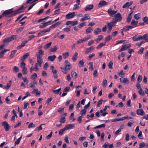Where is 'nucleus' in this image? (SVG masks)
Wrapping results in <instances>:
<instances>
[{
	"instance_id": "nucleus-1",
	"label": "nucleus",
	"mask_w": 148,
	"mask_h": 148,
	"mask_svg": "<svg viewBox=\"0 0 148 148\" xmlns=\"http://www.w3.org/2000/svg\"><path fill=\"white\" fill-rule=\"evenodd\" d=\"M14 11H12V9H11L5 11L2 14V16H4L6 17L13 16L15 15H14Z\"/></svg>"
},
{
	"instance_id": "nucleus-2",
	"label": "nucleus",
	"mask_w": 148,
	"mask_h": 148,
	"mask_svg": "<svg viewBox=\"0 0 148 148\" xmlns=\"http://www.w3.org/2000/svg\"><path fill=\"white\" fill-rule=\"evenodd\" d=\"M114 17L115 18L114 19V21H113L114 23H116L117 22H120L122 21V17L121 14L119 13L116 14Z\"/></svg>"
},
{
	"instance_id": "nucleus-3",
	"label": "nucleus",
	"mask_w": 148,
	"mask_h": 148,
	"mask_svg": "<svg viewBox=\"0 0 148 148\" xmlns=\"http://www.w3.org/2000/svg\"><path fill=\"white\" fill-rule=\"evenodd\" d=\"M16 35H13L10 37L6 38L3 40V42L6 44L7 43L10 42L14 39H15L16 38Z\"/></svg>"
},
{
	"instance_id": "nucleus-4",
	"label": "nucleus",
	"mask_w": 148,
	"mask_h": 148,
	"mask_svg": "<svg viewBox=\"0 0 148 148\" xmlns=\"http://www.w3.org/2000/svg\"><path fill=\"white\" fill-rule=\"evenodd\" d=\"M2 125L4 126L6 131H8L10 128V127L9 126L8 123L6 121L3 122L2 123Z\"/></svg>"
},
{
	"instance_id": "nucleus-5",
	"label": "nucleus",
	"mask_w": 148,
	"mask_h": 148,
	"mask_svg": "<svg viewBox=\"0 0 148 148\" xmlns=\"http://www.w3.org/2000/svg\"><path fill=\"white\" fill-rule=\"evenodd\" d=\"M51 21H48L46 22L43 23H41L39 25V27L40 29H43L45 28L47 26L49 25H50L49 23H50Z\"/></svg>"
},
{
	"instance_id": "nucleus-6",
	"label": "nucleus",
	"mask_w": 148,
	"mask_h": 148,
	"mask_svg": "<svg viewBox=\"0 0 148 148\" xmlns=\"http://www.w3.org/2000/svg\"><path fill=\"white\" fill-rule=\"evenodd\" d=\"M75 13L73 12H69L66 16V18L70 19L73 18L75 16Z\"/></svg>"
},
{
	"instance_id": "nucleus-7",
	"label": "nucleus",
	"mask_w": 148,
	"mask_h": 148,
	"mask_svg": "<svg viewBox=\"0 0 148 148\" xmlns=\"http://www.w3.org/2000/svg\"><path fill=\"white\" fill-rule=\"evenodd\" d=\"M25 8H24V7L23 6H21L20 8H19L17 10L14 11V15H16L17 14L23 12L24 11L25 9Z\"/></svg>"
},
{
	"instance_id": "nucleus-8",
	"label": "nucleus",
	"mask_w": 148,
	"mask_h": 148,
	"mask_svg": "<svg viewBox=\"0 0 148 148\" xmlns=\"http://www.w3.org/2000/svg\"><path fill=\"white\" fill-rule=\"evenodd\" d=\"M78 23V21H67L66 24V25H68L70 24H71L72 26H75L77 25Z\"/></svg>"
},
{
	"instance_id": "nucleus-9",
	"label": "nucleus",
	"mask_w": 148,
	"mask_h": 148,
	"mask_svg": "<svg viewBox=\"0 0 148 148\" xmlns=\"http://www.w3.org/2000/svg\"><path fill=\"white\" fill-rule=\"evenodd\" d=\"M65 67L64 68L68 70H70L72 68L71 66L70 62L67 60L65 61Z\"/></svg>"
},
{
	"instance_id": "nucleus-10",
	"label": "nucleus",
	"mask_w": 148,
	"mask_h": 148,
	"mask_svg": "<svg viewBox=\"0 0 148 148\" xmlns=\"http://www.w3.org/2000/svg\"><path fill=\"white\" fill-rule=\"evenodd\" d=\"M108 3L104 0L101 1L98 4V7L99 8L107 5Z\"/></svg>"
},
{
	"instance_id": "nucleus-11",
	"label": "nucleus",
	"mask_w": 148,
	"mask_h": 148,
	"mask_svg": "<svg viewBox=\"0 0 148 148\" xmlns=\"http://www.w3.org/2000/svg\"><path fill=\"white\" fill-rule=\"evenodd\" d=\"M133 41H137L142 39V36L138 35H136L133 37L132 38Z\"/></svg>"
},
{
	"instance_id": "nucleus-12",
	"label": "nucleus",
	"mask_w": 148,
	"mask_h": 148,
	"mask_svg": "<svg viewBox=\"0 0 148 148\" xmlns=\"http://www.w3.org/2000/svg\"><path fill=\"white\" fill-rule=\"evenodd\" d=\"M44 54V51L42 49H40L39 50L38 52L36 53V57L42 58Z\"/></svg>"
},
{
	"instance_id": "nucleus-13",
	"label": "nucleus",
	"mask_w": 148,
	"mask_h": 148,
	"mask_svg": "<svg viewBox=\"0 0 148 148\" xmlns=\"http://www.w3.org/2000/svg\"><path fill=\"white\" fill-rule=\"evenodd\" d=\"M75 125L74 124H68L65 126L66 130H68L70 129H73L75 128Z\"/></svg>"
},
{
	"instance_id": "nucleus-14",
	"label": "nucleus",
	"mask_w": 148,
	"mask_h": 148,
	"mask_svg": "<svg viewBox=\"0 0 148 148\" xmlns=\"http://www.w3.org/2000/svg\"><path fill=\"white\" fill-rule=\"evenodd\" d=\"M116 23L113 21H112L110 23H107V27L108 29H112V27L115 25L114 24Z\"/></svg>"
},
{
	"instance_id": "nucleus-15",
	"label": "nucleus",
	"mask_w": 148,
	"mask_h": 148,
	"mask_svg": "<svg viewBox=\"0 0 148 148\" xmlns=\"http://www.w3.org/2000/svg\"><path fill=\"white\" fill-rule=\"evenodd\" d=\"M43 59L42 58L37 57V62L38 63L40 67L42 66V65L43 63Z\"/></svg>"
},
{
	"instance_id": "nucleus-16",
	"label": "nucleus",
	"mask_w": 148,
	"mask_h": 148,
	"mask_svg": "<svg viewBox=\"0 0 148 148\" xmlns=\"http://www.w3.org/2000/svg\"><path fill=\"white\" fill-rule=\"evenodd\" d=\"M133 3L132 1H131L130 2H127L123 6L122 8H128L130 5H131Z\"/></svg>"
},
{
	"instance_id": "nucleus-17",
	"label": "nucleus",
	"mask_w": 148,
	"mask_h": 148,
	"mask_svg": "<svg viewBox=\"0 0 148 148\" xmlns=\"http://www.w3.org/2000/svg\"><path fill=\"white\" fill-rule=\"evenodd\" d=\"M136 113L137 114L143 116L145 114V113L142 109H138L136 111Z\"/></svg>"
},
{
	"instance_id": "nucleus-18",
	"label": "nucleus",
	"mask_w": 148,
	"mask_h": 148,
	"mask_svg": "<svg viewBox=\"0 0 148 148\" xmlns=\"http://www.w3.org/2000/svg\"><path fill=\"white\" fill-rule=\"evenodd\" d=\"M108 12L110 15L111 16L116 14L117 13V11L112 10L110 8L108 9Z\"/></svg>"
},
{
	"instance_id": "nucleus-19",
	"label": "nucleus",
	"mask_w": 148,
	"mask_h": 148,
	"mask_svg": "<svg viewBox=\"0 0 148 148\" xmlns=\"http://www.w3.org/2000/svg\"><path fill=\"white\" fill-rule=\"evenodd\" d=\"M94 49V47H93L91 46L89 48H86L84 52L85 54H87Z\"/></svg>"
},
{
	"instance_id": "nucleus-20",
	"label": "nucleus",
	"mask_w": 148,
	"mask_h": 148,
	"mask_svg": "<svg viewBox=\"0 0 148 148\" xmlns=\"http://www.w3.org/2000/svg\"><path fill=\"white\" fill-rule=\"evenodd\" d=\"M90 18V16L88 14H86L84 15V17L81 18L80 20L81 21H83Z\"/></svg>"
},
{
	"instance_id": "nucleus-21",
	"label": "nucleus",
	"mask_w": 148,
	"mask_h": 148,
	"mask_svg": "<svg viewBox=\"0 0 148 148\" xmlns=\"http://www.w3.org/2000/svg\"><path fill=\"white\" fill-rule=\"evenodd\" d=\"M120 82L122 83L126 84L128 83L129 81L128 79L125 78H121L120 79Z\"/></svg>"
},
{
	"instance_id": "nucleus-22",
	"label": "nucleus",
	"mask_w": 148,
	"mask_h": 148,
	"mask_svg": "<svg viewBox=\"0 0 148 148\" xmlns=\"http://www.w3.org/2000/svg\"><path fill=\"white\" fill-rule=\"evenodd\" d=\"M61 23H62V22H60V21L58 22L57 23L52 25L50 27V28L51 29H52L54 28H55L56 27H57V26H58V25L61 24Z\"/></svg>"
},
{
	"instance_id": "nucleus-23",
	"label": "nucleus",
	"mask_w": 148,
	"mask_h": 148,
	"mask_svg": "<svg viewBox=\"0 0 148 148\" xmlns=\"http://www.w3.org/2000/svg\"><path fill=\"white\" fill-rule=\"evenodd\" d=\"M10 49H5L0 52V59L2 58L4 56V53L7 51H9Z\"/></svg>"
},
{
	"instance_id": "nucleus-24",
	"label": "nucleus",
	"mask_w": 148,
	"mask_h": 148,
	"mask_svg": "<svg viewBox=\"0 0 148 148\" xmlns=\"http://www.w3.org/2000/svg\"><path fill=\"white\" fill-rule=\"evenodd\" d=\"M129 48L128 45L125 44L122 47L121 49L119 51V52H121L123 51H124Z\"/></svg>"
},
{
	"instance_id": "nucleus-25",
	"label": "nucleus",
	"mask_w": 148,
	"mask_h": 148,
	"mask_svg": "<svg viewBox=\"0 0 148 148\" xmlns=\"http://www.w3.org/2000/svg\"><path fill=\"white\" fill-rule=\"evenodd\" d=\"M78 53L77 52H75L73 56L72 60L73 61H76L78 58Z\"/></svg>"
},
{
	"instance_id": "nucleus-26",
	"label": "nucleus",
	"mask_w": 148,
	"mask_h": 148,
	"mask_svg": "<svg viewBox=\"0 0 148 148\" xmlns=\"http://www.w3.org/2000/svg\"><path fill=\"white\" fill-rule=\"evenodd\" d=\"M94 6L93 5H90L86 6L85 8L86 11H88L91 10L93 8Z\"/></svg>"
},
{
	"instance_id": "nucleus-27",
	"label": "nucleus",
	"mask_w": 148,
	"mask_h": 148,
	"mask_svg": "<svg viewBox=\"0 0 148 148\" xmlns=\"http://www.w3.org/2000/svg\"><path fill=\"white\" fill-rule=\"evenodd\" d=\"M101 32V29L99 27L96 28L94 31V33L95 35H97Z\"/></svg>"
},
{
	"instance_id": "nucleus-28",
	"label": "nucleus",
	"mask_w": 148,
	"mask_h": 148,
	"mask_svg": "<svg viewBox=\"0 0 148 148\" xmlns=\"http://www.w3.org/2000/svg\"><path fill=\"white\" fill-rule=\"evenodd\" d=\"M56 56L55 55L50 56L48 58V60L51 62L53 61L56 59Z\"/></svg>"
},
{
	"instance_id": "nucleus-29",
	"label": "nucleus",
	"mask_w": 148,
	"mask_h": 148,
	"mask_svg": "<svg viewBox=\"0 0 148 148\" xmlns=\"http://www.w3.org/2000/svg\"><path fill=\"white\" fill-rule=\"evenodd\" d=\"M43 125H45V124H42L39 127L36 128L34 130V131L36 132H38L39 131L41 130L42 129V126Z\"/></svg>"
},
{
	"instance_id": "nucleus-30",
	"label": "nucleus",
	"mask_w": 148,
	"mask_h": 148,
	"mask_svg": "<svg viewBox=\"0 0 148 148\" xmlns=\"http://www.w3.org/2000/svg\"><path fill=\"white\" fill-rule=\"evenodd\" d=\"M29 55L30 54L29 52L26 53L24 54L23 57L21 58V60L23 61H24L29 56Z\"/></svg>"
},
{
	"instance_id": "nucleus-31",
	"label": "nucleus",
	"mask_w": 148,
	"mask_h": 148,
	"mask_svg": "<svg viewBox=\"0 0 148 148\" xmlns=\"http://www.w3.org/2000/svg\"><path fill=\"white\" fill-rule=\"evenodd\" d=\"M71 76L74 79H76L77 78V75L76 73L74 71L71 72Z\"/></svg>"
},
{
	"instance_id": "nucleus-32",
	"label": "nucleus",
	"mask_w": 148,
	"mask_h": 148,
	"mask_svg": "<svg viewBox=\"0 0 148 148\" xmlns=\"http://www.w3.org/2000/svg\"><path fill=\"white\" fill-rule=\"evenodd\" d=\"M132 12H131L128 14L127 18V21L128 23H129L130 22L132 18Z\"/></svg>"
},
{
	"instance_id": "nucleus-33",
	"label": "nucleus",
	"mask_w": 148,
	"mask_h": 148,
	"mask_svg": "<svg viewBox=\"0 0 148 148\" xmlns=\"http://www.w3.org/2000/svg\"><path fill=\"white\" fill-rule=\"evenodd\" d=\"M93 31V29L91 27H88L86 30V32L87 34L92 33Z\"/></svg>"
},
{
	"instance_id": "nucleus-34",
	"label": "nucleus",
	"mask_w": 148,
	"mask_h": 148,
	"mask_svg": "<svg viewBox=\"0 0 148 148\" xmlns=\"http://www.w3.org/2000/svg\"><path fill=\"white\" fill-rule=\"evenodd\" d=\"M106 44V42H101L98 46L96 47V48L97 49H99L101 48L103 46L105 45Z\"/></svg>"
},
{
	"instance_id": "nucleus-35",
	"label": "nucleus",
	"mask_w": 148,
	"mask_h": 148,
	"mask_svg": "<svg viewBox=\"0 0 148 148\" xmlns=\"http://www.w3.org/2000/svg\"><path fill=\"white\" fill-rule=\"evenodd\" d=\"M9 83H8L7 85H5L4 86V87L6 89H8L11 86L12 84V81L11 80H10L9 81Z\"/></svg>"
},
{
	"instance_id": "nucleus-36",
	"label": "nucleus",
	"mask_w": 148,
	"mask_h": 148,
	"mask_svg": "<svg viewBox=\"0 0 148 148\" xmlns=\"http://www.w3.org/2000/svg\"><path fill=\"white\" fill-rule=\"evenodd\" d=\"M84 59L80 60L78 62V65L80 67H82L84 64Z\"/></svg>"
},
{
	"instance_id": "nucleus-37",
	"label": "nucleus",
	"mask_w": 148,
	"mask_h": 148,
	"mask_svg": "<svg viewBox=\"0 0 148 148\" xmlns=\"http://www.w3.org/2000/svg\"><path fill=\"white\" fill-rule=\"evenodd\" d=\"M58 49V46L57 45L55 46L53 48H51L50 49V51L52 52H55Z\"/></svg>"
},
{
	"instance_id": "nucleus-38",
	"label": "nucleus",
	"mask_w": 148,
	"mask_h": 148,
	"mask_svg": "<svg viewBox=\"0 0 148 148\" xmlns=\"http://www.w3.org/2000/svg\"><path fill=\"white\" fill-rule=\"evenodd\" d=\"M65 121L66 119L65 117L63 115L61 116L60 118V122L61 123H64L65 122Z\"/></svg>"
},
{
	"instance_id": "nucleus-39",
	"label": "nucleus",
	"mask_w": 148,
	"mask_h": 148,
	"mask_svg": "<svg viewBox=\"0 0 148 148\" xmlns=\"http://www.w3.org/2000/svg\"><path fill=\"white\" fill-rule=\"evenodd\" d=\"M103 36L102 35H99L98 37L96 39L95 41L97 42H99V41L103 39Z\"/></svg>"
},
{
	"instance_id": "nucleus-40",
	"label": "nucleus",
	"mask_w": 148,
	"mask_h": 148,
	"mask_svg": "<svg viewBox=\"0 0 148 148\" xmlns=\"http://www.w3.org/2000/svg\"><path fill=\"white\" fill-rule=\"evenodd\" d=\"M51 44V42H50L48 43H47L44 46V48L45 49H47L50 47Z\"/></svg>"
},
{
	"instance_id": "nucleus-41",
	"label": "nucleus",
	"mask_w": 148,
	"mask_h": 148,
	"mask_svg": "<svg viewBox=\"0 0 148 148\" xmlns=\"http://www.w3.org/2000/svg\"><path fill=\"white\" fill-rule=\"evenodd\" d=\"M22 138V135H21L20 137H19L16 141L14 143L15 145H18L19 143Z\"/></svg>"
},
{
	"instance_id": "nucleus-42",
	"label": "nucleus",
	"mask_w": 148,
	"mask_h": 148,
	"mask_svg": "<svg viewBox=\"0 0 148 148\" xmlns=\"http://www.w3.org/2000/svg\"><path fill=\"white\" fill-rule=\"evenodd\" d=\"M45 33L43 30H41L38 33L37 35L38 37H39L44 35Z\"/></svg>"
},
{
	"instance_id": "nucleus-43",
	"label": "nucleus",
	"mask_w": 148,
	"mask_h": 148,
	"mask_svg": "<svg viewBox=\"0 0 148 148\" xmlns=\"http://www.w3.org/2000/svg\"><path fill=\"white\" fill-rule=\"evenodd\" d=\"M77 4H75L73 6V10H74L77 9L79 7V5L80 3H77Z\"/></svg>"
},
{
	"instance_id": "nucleus-44",
	"label": "nucleus",
	"mask_w": 148,
	"mask_h": 148,
	"mask_svg": "<svg viewBox=\"0 0 148 148\" xmlns=\"http://www.w3.org/2000/svg\"><path fill=\"white\" fill-rule=\"evenodd\" d=\"M138 93L139 94L143 96H144L145 95L144 91L143 90L142 88L138 90Z\"/></svg>"
},
{
	"instance_id": "nucleus-45",
	"label": "nucleus",
	"mask_w": 148,
	"mask_h": 148,
	"mask_svg": "<svg viewBox=\"0 0 148 148\" xmlns=\"http://www.w3.org/2000/svg\"><path fill=\"white\" fill-rule=\"evenodd\" d=\"M85 38H84L82 39H80L77 41V42L78 44H79L82 43H83L84 42L86 41L85 40Z\"/></svg>"
},
{
	"instance_id": "nucleus-46",
	"label": "nucleus",
	"mask_w": 148,
	"mask_h": 148,
	"mask_svg": "<svg viewBox=\"0 0 148 148\" xmlns=\"http://www.w3.org/2000/svg\"><path fill=\"white\" fill-rule=\"evenodd\" d=\"M16 51H17L16 50H13L11 51V54L10 55V58H12L14 57L15 53L16 52Z\"/></svg>"
},
{
	"instance_id": "nucleus-47",
	"label": "nucleus",
	"mask_w": 148,
	"mask_h": 148,
	"mask_svg": "<svg viewBox=\"0 0 148 148\" xmlns=\"http://www.w3.org/2000/svg\"><path fill=\"white\" fill-rule=\"evenodd\" d=\"M61 88H59L57 90H53V91L54 93L58 94L61 91Z\"/></svg>"
},
{
	"instance_id": "nucleus-48",
	"label": "nucleus",
	"mask_w": 148,
	"mask_h": 148,
	"mask_svg": "<svg viewBox=\"0 0 148 148\" xmlns=\"http://www.w3.org/2000/svg\"><path fill=\"white\" fill-rule=\"evenodd\" d=\"M37 75L36 73H34L33 75H32L31 76V78L34 80L35 79L37 78Z\"/></svg>"
},
{
	"instance_id": "nucleus-49",
	"label": "nucleus",
	"mask_w": 148,
	"mask_h": 148,
	"mask_svg": "<svg viewBox=\"0 0 148 148\" xmlns=\"http://www.w3.org/2000/svg\"><path fill=\"white\" fill-rule=\"evenodd\" d=\"M145 49L144 47H141L138 51L137 53L138 54H140L143 53V52Z\"/></svg>"
},
{
	"instance_id": "nucleus-50",
	"label": "nucleus",
	"mask_w": 148,
	"mask_h": 148,
	"mask_svg": "<svg viewBox=\"0 0 148 148\" xmlns=\"http://www.w3.org/2000/svg\"><path fill=\"white\" fill-rule=\"evenodd\" d=\"M146 145L144 142H142L140 143L139 145V148H143L145 146L146 147Z\"/></svg>"
},
{
	"instance_id": "nucleus-51",
	"label": "nucleus",
	"mask_w": 148,
	"mask_h": 148,
	"mask_svg": "<svg viewBox=\"0 0 148 148\" xmlns=\"http://www.w3.org/2000/svg\"><path fill=\"white\" fill-rule=\"evenodd\" d=\"M107 83V80L106 79H105L103 80L102 83L103 86L104 87H105L106 86Z\"/></svg>"
},
{
	"instance_id": "nucleus-52",
	"label": "nucleus",
	"mask_w": 148,
	"mask_h": 148,
	"mask_svg": "<svg viewBox=\"0 0 148 148\" xmlns=\"http://www.w3.org/2000/svg\"><path fill=\"white\" fill-rule=\"evenodd\" d=\"M103 100L102 99H100L98 101L97 104V107H99L102 104Z\"/></svg>"
},
{
	"instance_id": "nucleus-53",
	"label": "nucleus",
	"mask_w": 148,
	"mask_h": 148,
	"mask_svg": "<svg viewBox=\"0 0 148 148\" xmlns=\"http://www.w3.org/2000/svg\"><path fill=\"white\" fill-rule=\"evenodd\" d=\"M60 69L62 70V71L65 74H67V71L68 70L66 69H65L64 67H60Z\"/></svg>"
},
{
	"instance_id": "nucleus-54",
	"label": "nucleus",
	"mask_w": 148,
	"mask_h": 148,
	"mask_svg": "<svg viewBox=\"0 0 148 148\" xmlns=\"http://www.w3.org/2000/svg\"><path fill=\"white\" fill-rule=\"evenodd\" d=\"M69 52H67L65 53H63L62 54V55L63 56L64 58H67L69 56Z\"/></svg>"
},
{
	"instance_id": "nucleus-55",
	"label": "nucleus",
	"mask_w": 148,
	"mask_h": 148,
	"mask_svg": "<svg viewBox=\"0 0 148 148\" xmlns=\"http://www.w3.org/2000/svg\"><path fill=\"white\" fill-rule=\"evenodd\" d=\"M138 138L140 139H143V136L142 134V132L140 131L138 135Z\"/></svg>"
},
{
	"instance_id": "nucleus-56",
	"label": "nucleus",
	"mask_w": 148,
	"mask_h": 148,
	"mask_svg": "<svg viewBox=\"0 0 148 148\" xmlns=\"http://www.w3.org/2000/svg\"><path fill=\"white\" fill-rule=\"evenodd\" d=\"M66 130L65 128H64L62 129L59 132V134L60 135H62L63 132Z\"/></svg>"
},
{
	"instance_id": "nucleus-57",
	"label": "nucleus",
	"mask_w": 148,
	"mask_h": 148,
	"mask_svg": "<svg viewBox=\"0 0 148 148\" xmlns=\"http://www.w3.org/2000/svg\"><path fill=\"white\" fill-rule=\"evenodd\" d=\"M112 39V36L109 35L105 38V41L106 42H108Z\"/></svg>"
},
{
	"instance_id": "nucleus-58",
	"label": "nucleus",
	"mask_w": 148,
	"mask_h": 148,
	"mask_svg": "<svg viewBox=\"0 0 148 148\" xmlns=\"http://www.w3.org/2000/svg\"><path fill=\"white\" fill-rule=\"evenodd\" d=\"M142 76L141 75H139L137 78L138 83H140L142 80Z\"/></svg>"
},
{
	"instance_id": "nucleus-59",
	"label": "nucleus",
	"mask_w": 148,
	"mask_h": 148,
	"mask_svg": "<svg viewBox=\"0 0 148 148\" xmlns=\"http://www.w3.org/2000/svg\"><path fill=\"white\" fill-rule=\"evenodd\" d=\"M95 55L94 53H92L88 57V59L89 60H90L91 59L95 56Z\"/></svg>"
},
{
	"instance_id": "nucleus-60",
	"label": "nucleus",
	"mask_w": 148,
	"mask_h": 148,
	"mask_svg": "<svg viewBox=\"0 0 148 148\" xmlns=\"http://www.w3.org/2000/svg\"><path fill=\"white\" fill-rule=\"evenodd\" d=\"M27 69L25 68L23 69L22 72L23 75H25L27 73Z\"/></svg>"
},
{
	"instance_id": "nucleus-61",
	"label": "nucleus",
	"mask_w": 148,
	"mask_h": 148,
	"mask_svg": "<svg viewBox=\"0 0 148 148\" xmlns=\"http://www.w3.org/2000/svg\"><path fill=\"white\" fill-rule=\"evenodd\" d=\"M88 65L89 66H90L89 69L90 70L91 69L92 70H94V68L93 67V65L92 62H90Z\"/></svg>"
},
{
	"instance_id": "nucleus-62",
	"label": "nucleus",
	"mask_w": 148,
	"mask_h": 148,
	"mask_svg": "<svg viewBox=\"0 0 148 148\" xmlns=\"http://www.w3.org/2000/svg\"><path fill=\"white\" fill-rule=\"evenodd\" d=\"M105 136V134L103 133L101 134L100 139V141L102 142L104 140V138Z\"/></svg>"
},
{
	"instance_id": "nucleus-63",
	"label": "nucleus",
	"mask_w": 148,
	"mask_h": 148,
	"mask_svg": "<svg viewBox=\"0 0 148 148\" xmlns=\"http://www.w3.org/2000/svg\"><path fill=\"white\" fill-rule=\"evenodd\" d=\"M118 74L120 76L122 77L123 75H125V73L123 72V71L121 70L118 73Z\"/></svg>"
},
{
	"instance_id": "nucleus-64",
	"label": "nucleus",
	"mask_w": 148,
	"mask_h": 148,
	"mask_svg": "<svg viewBox=\"0 0 148 148\" xmlns=\"http://www.w3.org/2000/svg\"><path fill=\"white\" fill-rule=\"evenodd\" d=\"M26 65V64L24 62H22L20 64V66L22 68H25V66Z\"/></svg>"
}]
</instances>
